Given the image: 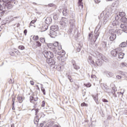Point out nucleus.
I'll use <instances>...</instances> for the list:
<instances>
[{"instance_id": "45", "label": "nucleus", "mask_w": 127, "mask_h": 127, "mask_svg": "<svg viewBox=\"0 0 127 127\" xmlns=\"http://www.w3.org/2000/svg\"><path fill=\"white\" fill-rule=\"evenodd\" d=\"M41 88L42 91L43 92L44 95H46L45 89H44V87H43V86H41Z\"/></svg>"}, {"instance_id": "32", "label": "nucleus", "mask_w": 127, "mask_h": 127, "mask_svg": "<svg viewBox=\"0 0 127 127\" xmlns=\"http://www.w3.org/2000/svg\"><path fill=\"white\" fill-rule=\"evenodd\" d=\"M121 21H122V22H124V23L127 22V18L126 17H123L122 18H121Z\"/></svg>"}, {"instance_id": "29", "label": "nucleus", "mask_w": 127, "mask_h": 127, "mask_svg": "<svg viewBox=\"0 0 127 127\" xmlns=\"http://www.w3.org/2000/svg\"><path fill=\"white\" fill-rule=\"evenodd\" d=\"M107 76L108 77V78H111L114 76V73L113 72H107L106 73Z\"/></svg>"}, {"instance_id": "27", "label": "nucleus", "mask_w": 127, "mask_h": 127, "mask_svg": "<svg viewBox=\"0 0 127 127\" xmlns=\"http://www.w3.org/2000/svg\"><path fill=\"white\" fill-rule=\"evenodd\" d=\"M116 51H117L118 53H122V51H124V48L119 47V48H117L115 49Z\"/></svg>"}, {"instance_id": "36", "label": "nucleus", "mask_w": 127, "mask_h": 127, "mask_svg": "<svg viewBox=\"0 0 127 127\" xmlns=\"http://www.w3.org/2000/svg\"><path fill=\"white\" fill-rule=\"evenodd\" d=\"M91 77V78L93 79V80L97 81V76H96V75L92 74Z\"/></svg>"}, {"instance_id": "14", "label": "nucleus", "mask_w": 127, "mask_h": 127, "mask_svg": "<svg viewBox=\"0 0 127 127\" xmlns=\"http://www.w3.org/2000/svg\"><path fill=\"white\" fill-rule=\"evenodd\" d=\"M101 46L102 47H98V49H99V50H102V49H106V48H107V42H105V41H103L101 43Z\"/></svg>"}, {"instance_id": "64", "label": "nucleus", "mask_w": 127, "mask_h": 127, "mask_svg": "<svg viewBox=\"0 0 127 127\" xmlns=\"http://www.w3.org/2000/svg\"><path fill=\"white\" fill-rule=\"evenodd\" d=\"M43 124H40V126H39V127H43Z\"/></svg>"}, {"instance_id": "57", "label": "nucleus", "mask_w": 127, "mask_h": 127, "mask_svg": "<svg viewBox=\"0 0 127 127\" xmlns=\"http://www.w3.org/2000/svg\"><path fill=\"white\" fill-rule=\"evenodd\" d=\"M116 78H117V79H122V76H120V75H117V76H116Z\"/></svg>"}, {"instance_id": "53", "label": "nucleus", "mask_w": 127, "mask_h": 127, "mask_svg": "<svg viewBox=\"0 0 127 127\" xmlns=\"http://www.w3.org/2000/svg\"><path fill=\"white\" fill-rule=\"evenodd\" d=\"M45 101H43L42 102V107H45Z\"/></svg>"}, {"instance_id": "61", "label": "nucleus", "mask_w": 127, "mask_h": 127, "mask_svg": "<svg viewBox=\"0 0 127 127\" xmlns=\"http://www.w3.org/2000/svg\"><path fill=\"white\" fill-rule=\"evenodd\" d=\"M86 103H83L81 104V107H85L86 106Z\"/></svg>"}, {"instance_id": "49", "label": "nucleus", "mask_w": 127, "mask_h": 127, "mask_svg": "<svg viewBox=\"0 0 127 127\" xmlns=\"http://www.w3.org/2000/svg\"><path fill=\"white\" fill-rule=\"evenodd\" d=\"M36 22V21L35 20H32V21L30 23V26H33V25H32V23L33 24H34V23H35Z\"/></svg>"}, {"instance_id": "39", "label": "nucleus", "mask_w": 127, "mask_h": 127, "mask_svg": "<svg viewBox=\"0 0 127 127\" xmlns=\"http://www.w3.org/2000/svg\"><path fill=\"white\" fill-rule=\"evenodd\" d=\"M58 45H59V43H58V42H56L53 44V46L54 47H58Z\"/></svg>"}, {"instance_id": "12", "label": "nucleus", "mask_w": 127, "mask_h": 127, "mask_svg": "<svg viewBox=\"0 0 127 127\" xmlns=\"http://www.w3.org/2000/svg\"><path fill=\"white\" fill-rule=\"evenodd\" d=\"M104 63V60L103 59H98L96 61V64L97 66H102Z\"/></svg>"}, {"instance_id": "54", "label": "nucleus", "mask_w": 127, "mask_h": 127, "mask_svg": "<svg viewBox=\"0 0 127 127\" xmlns=\"http://www.w3.org/2000/svg\"><path fill=\"white\" fill-rule=\"evenodd\" d=\"M2 7L1 8V6H0V13H1V14H2L3 13V11H2Z\"/></svg>"}, {"instance_id": "46", "label": "nucleus", "mask_w": 127, "mask_h": 127, "mask_svg": "<svg viewBox=\"0 0 127 127\" xmlns=\"http://www.w3.org/2000/svg\"><path fill=\"white\" fill-rule=\"evenodd\" d=\"M84 85L86 87H87L88 88H90V87H91V86H92V84H91V83H87V84H84Z\"/></svg>"}, {"instance_id": "33", "label": "nucleus", "mask_w": 127, "mask_h": 127, "mask_svg": "<svg viewBox=\"0 0 127 127\" xmlns=\"http://www.w3.org/2000/svg\"><path fill=\"white\" fill-rule=\"evenodd\" d=\"M58 46V47H57V48H55L56 50H55L54 51L55 52V53H56V52H57V51L56 50V49H59V50H61V49H62V47L61 46V45H59Z\"/></svg>"}, {"instance_id": "51", "label": "nucleus", "mask_w": 127, "mask_h": 127, "mask_svg": "<svg viewBox=\"0 0 127 127\" xmlns=\"http://www.w3.org/2000/svg\"><path fill=\"white\" fill-rule=\"evenodd\" d=\"M76 51H77V52H80V51H81V47L78 46L77 48Z\"/></svg>"}, {"instance_id": "47", "label": "nucleus", "mask_w": 127, "mask_h": 127, "mask_svg": "<svg viewBox=\"0 0 127 127\" xmlns=\"http://www.w3.org/2000/svg\"><path fill=\"white\" fill-rule=\"evenodd\" d=\"M18 48H19V49H20V50H24V46H19L18 47Z\"/></svg>"}, {"instance_id": "15", "label": "nucleus", "mask_w": 127, "mask_h": 127, "mask_svg": "<svg viewBox=\"0 0 127 127\" xmlns=\"http://www.w3.org/2000/svg\"><path fill=\"white\" fill-rule=\"evenodd\" d=\"M45 23L46 24H51V22H52V19L50 17H47L45 21Z\"/></svg>"}, {"instance_id": "42", "label": "nucleus", "mask_w": 127, "mask_h": 127, "mask_svg": "<svg viewBox=\"0 0 127 127\" xmlns=\"http://www.w3.org/2000/svg\"><path fill=\"white\" fill-rule=\"evenodd\" d=\"M13 7V6L12 5V4H11V3H8L7 7L8 9H10V8H11Z\"/></svg>"}, {"instance_id": "23", "label": "nucleus", "mask_w": 127, "mask_h": 127, "mask_svg": "<svg viewBox=\"0 0 127 127\" xmlns=\"http://www.w3.org/2000/svg\"><path fill=\"white\" fill-rule=\"evenodd\" d=\"M47 46L48 47V48H50V49L53 50V51H54L55 50H56V48H53V44H51V43L47 44Z\"/></svg>"}, {"instance_id": "9", "label": "nucleus", "mask_w": 127, "mask_h": 127, "mask_svg": "<svg viewBox=\"0 0 127 127\" xmlns=\"http://www.w3.org/2000/svg\"><path fill=\"white\" fill-rule=\"evenodd\" d=\"M47 63L50 65V66H52V65H55V61L53 60L52 58L47 59Z\"/></svg>"}, {"instance_id": "10", "label": "nucleus", "mask_w": 127, "mask_h": 127, "mask_svg": "<svg viewBox=\"0 0 127 127\" xmlns=\"http://www.w3.org/2000/svg\"><path fill=\"white\" fill-rule=\"evenodd\" d=\"M41 43L39 41H36L35 43L33 44L32 47L33 49H36L37 47H41Z\"/></svg>"}, {"instance_id": "63", "label": "nucleus", "mask_w": 127, "mask_h": 127, "mask_svg": "<svg viewBox=\"0 0 127 127\" xmlns=\"http://www.w3.org/2000/svg\"><path fill=\"white\" fill-rule=\"evenodd\" d=\"M30 83L31 85H32V86H33V85H34V82H33L32 81H30Z\"/></svg>"}, {"instance_id": "2", "label": "nucleus", "mask_w": 127, "mask_h": 127, "mask_svg": "<svg viewBox=\"0 0 127 127\" xmlns=\"http://www.w3.org/2000/svg\"><path fill=\"white\" fill-rule=\"evenodd\" d=\"M70 24L69 29L67 31V33L69 36H74L76 34V25L75 24L74 20H70Z\"/></svg>"}, {"instance_id": "60", "label": "nucleus", "mask_w": 127, "mask_h": 127, "mask_svg": "<svg viewBox=\"0 0 127 127\" xmlns=\"http://www.w3.org/2000/svg\"><path fill=\"white\" fill-rule=\"evenodd\" d=\"M38 109H36L35 111V112H36V114H35V115L36 116H37V113H38Z\"/></svg>"}, {"instance_id": "26", "label": "nucleus", "mask_w": 127, "mask_h": 127, "mask_svg": "<svg viewBox=\"0 0 127 127\" xmlns=\"http://www.w3.org/2000/svg\"><path fill=\"white\" fill-rule=\"evenodd\" d=\"M39 121V118L38 117V116H36L34 120V123L35 125H38V122Z\"/></svg>"}, {"instance_id": "31", "label": "nucleus", "mask_w": 127, "mask_h": 127, "mask_svg": "<svg viewBox=\"0 0 127 127\" xmlns=\"http://www.w3.org/2000/svg\"><path fill=\"white\" fill-rule=\"evenodd\" d=\"M119 15L120 17H125V16H126V13L124 12H119Z\"/></svg>"}, {"instance_id": "58", "label": "nucleus", "mask_w": 127, "mask_h": 127, "mask_svg": "<svg viewBox=\"0 0 127 127\" xmlns=\"http://www.w3.org/2000/svg\"><path fill=\"white\" fill-rule=\"evenodd\" d=\"M17 17H15L14 18H12V19L9 20V22H11V21H13V20H14V18H17Z\"/></svg>"}, {"instance_id": "24", "label": "nucleus", "mask_w": 127, "mask_h": 127, "mask_svg": "<svg viewBox=\"0 0 127 127\" xmlns=\"http://www.w3.org/2000/svg\"><path fill=\"white\" fill-rule=\"evenodd\" d=\"M83 0H78V6L80 9H83Z\"/></svg>"}, {"instance_id": "19", "label": "nucleus", "mask_w": 127, "mask_h": 127, "mask_svg": "<svg viewBox=\"0 0 127 127\" xmlns=\"http://www.w3.org/2000/svg\"><path fill=\"white\" fill-rule=\"evenodd\" d=\"M88 62L89 64H93V65H95V62H94L92 57L91 56L88 57Z\"/></svg>"}, {"instance_id": "16", "label": "nucleus", "mask_w": 127, "mask_h": 127, "mask_svg": "<svg viewBox=\"0 0 127 127\" xmlns=\"http://www.w3.org/2000/svg\"><path fill=\"white\" fill-rule=\"evenodd\" d=\"M51 31L58 32V26L53 25L51 27Z\"/></svg>"}, {"instance_id": "40", "label": "nucleus", "mask_w": 127, "mask_h": 127, "mask_svg": "<svg viewBox=\"0 0 127 127\" xmlns=\"http://www.w3.org/2000/svg\"><path fill=\"white\" fill-rule=\"evenodd\" d=\"M11 0V2L12 3H13L14 4H17L18 3V1L17 0Z\"/></svg>"}, {"instance_id": "35", "label": "nucleus", "mask_w": 127, "mask_h": 127, "mask_svg": "<svg viewBox=\"0 0 127 127\" xmlns=\"http://www.w3.org/2000/svg\"><path fill=\"white\" fill-rule=\"evenodd\" d=\"M120 66L122 67H127V64L126 63H122L120 64Z\"/></svg>"}, {"instance_id": "52", "label": "nucleus", "mask_w": 127, "mask_h": 127, "mask_svg": "<svg viewBox=\"0 0 127 127\" xmlns=\"http://www.w3.org/2000/svg\"><path fill=\"white\" fill-rule=\"evenodd\" d=\"M124 92L123 91V92H117V93H118L120 96L121 95L122 97H123V96H124Z\"/></svg>"}, {"instance_id": "18", "label": "nucleus", "mask_w": 127, "mask_h": 127, "mask_svg": "<svg viewBox=\"0 0 127 127\" xmlns=\"http://www.w3.org/2000/svg\"><path fill=\"white\" fill-rule=\"evenodd\" d=\"M68 13H69V10H68V9H67V8H64L63 11V15L64 16H67Z\"/></svg>"}, {"instance_id": "7", "label": "nucleus", "mask_w": 127, "mask_h": 127, "mask_svg": "<svg viewBox=\"0 0 127 127\" xmlns=\"http://www.w3.org/2000/svg\"><path fill=\"white\" fill-rule=\"evenodd\" d=\"M119 19H120V16L119 15L116 14L115 16V20L113 21L111 23V25L112 26H120V22H119Z\"/></svg>"}, {"instance_id": "59", "label": "nucleus", "mask_w": 127, "mask_h": 127, "mask_svg": "<svg viewBox=\"0 0 127 127\" xmlns=\"http://www.w3.org/2000/svg\"><path fill=\"white\" fill-rule=\"evenodd\" d=\"M27 33V30L25 29L24 31V34H25V35H26Z\"/></svg>"}, {"instance_id": "4", "label": "nucleus", "mask_w": 127, "mask_h": 127, "mask_svg": "<svg viewBox=\"0 0 127 127\" xmlns=\"http://www.w3.org/2000/svg\"><path fill=\"white\" fill-rule=\"evenodd\" d=\"M116 32L121 33V32H122V30H119L117 31L115 29H111L109 30V33L111 34L109 38L110 41H114V40H116V38H117V34H116Z\"/></svg>"}, {"instance_id": "50", "label": "nucleus", "mask_w": 127, "mask_h": 127, "mask_svg": "<svg viewBox=\"0 0 127 127\" xmlns=\"http://www.w3.org/2000/svg\"><path fill=\"white\" fill-rule=\"evenodd\" d=\"M15 53H16V52H15V51L12 52H11V53H10V55H11V56H14V55H15Z\"/></svg>"}, {"instance_id": "20", "label": "nucleus", "mask_w": 127, "mask_h": 127, "mask_svg": "<svg viewBox=\"0 0 127 127\" xmlns=\"http://www.w3.org/2000/svg\"><path fill=\"white\" fill-rule=\"evenodd\" d=\"M38 98L37 97L34 98L33 96H30V102L34 104V102H37Z\"/></svg>"}, {"instance_id": "22", "label": "nucleus", "mask_w": 127, "mask_h": 127, "mask_svg": "<svg viewBox=\"0 0 127 127\" xmlns=\"http://www.w3.org/2000/svg\"><path fill=\"white\" fill-rule=\"evenodd\" d=\"M92 97L94 99L95 102L98 105L99 104V100H98V94L92 95Z\"/></svg>"}, {"instance_id": "30", "label": "nucleus", "mask_w": 127, "mask_h": 127, "mask_svg": "<svg viewBox=\"0 0 127 127\" xmlns=\"http://www.w3.org/2000/svg\"><path fill=\"white\" fill-rule=\"evenodd\" d=\"M127 43L126 42H122L119 45V47H121L122 48H124V47H126Z\"/></svg>"}, {"instance_id": "44", "label": "nucleus", "mask_w": 127, "mask_h": 127, "mask_svg": "<svg viewBox=\"0 0 127 127\" xmlns=\"http://www.w3.org/2000/svg\"><path fill=\"white\" fill-rule=\"evenodd\" d=\"M67 78L69 80L70 82H73V80L72 78V77H71V76L67 75Z\"/></svg>"}, {"instance_id": "8", "label": "nucleus", "mask_w": 127, "mask_h": 127, "mask_svg": "<svg viewBox=\"0 0 127 127\" xmlns=\"http://www.w3.org/2000/svg\"><path fill=\"white\" fill-rule=\"evenodd\" d=\"M58 54L60 55L57 57L59 60H60V59L62 60L63 59H64V58H65V51H62L61 52H58Z\"/></svg>"}, {"instance_id": "43", "label": "nucleus", "mask_w": 127, "mask_h": 127, "mask_svg": "<svg viewBox=\"0 0 127 127\" xmlns=\"http://www.w3.org/2000/svg\"><path fill=\"white\" fill-rule=\"evenodd\" d=\"M48 6H49V7H54V8L56 7L55 4L53 3L49 4Z\"/></svg>"}, {"instance_id": "34", "label": "nucleus", "mask_w": 127, "mask_h": 127, "mask_svg": "<svg viewBox=\"0 0 127 127\" xmlns=\"http://www.w3.org/2000/svg\"><path fill=\"white\" fill-rule=\"evenodd\" d=\"M120 74H121V75H122L123 76L124 78H127V72H121Z\"/></svg>"}, {"instance_id": "13", "label": "nucleus", "mask_w": 127, "mask_h": 127, "mask_svg": "<svg viewBox=\"0 0 127 127\" xmlns=\"http://www.w3.org/2000/svg\"><path fill=\"white\" fill-rule=\"evenodd\" d=\"M101 88L103 89V90H104V92H107L108 90H109V87H108V85L105 83H101Z\"/></svg>"}, {"instance_id": "56", "label": "nucleus", "mask_w": 127, "mask_h": 127, "mask_svg": "<svg viewBox=\"0 0 127 127\" xmlns=\"http://www.w3.org/2000/svg\"><path fill=\"white\" fill-rule=\"evenodd\" d=\"M102 101L104 103H108V102H109L107 99H102Z\"/></svg>"}, {"instance_id": "62", "label": "nucleus", "mask_w": 127, "mask_h": 127, "mask_svg": "<svg viewBox=\"0 0 127 127\" xmlns=\"http://www.w3.org/2000/svg\"><path fill=\"white\" fill-rule=\"evenodd\" d=\"M94 1L96 2V3H99V2L101 1L99 0H94Z\"/></svg>"}, {"instance_id": "21", "label": "nucleus", "mask_w": 127, "mask_h": 127, "mask_svg": "<svg viewBox=\"0 0 127 127\" xmlns=\"http://www.w3.org/2000/svg\"><path fill=\"white\" fill-rule=\"evenodd\" d=\"M72 65H73V67L74 69H75V70H79V69H80V66H79V65H77L76 64V63H75L74 61L72 62Z\"/></svg>"}, {"instance_id": "3", "label": "nucleus", "mask_w": 127, "mask_h": 127, "mask_svg": "<svg viewBox=\"0 0 127 127\" xmlns=\"http://www.w3.org/2000/svg\"><path fill=\"white\" fill-rule=\"evenodd\" d=\"M110 15H111V12L108 10L103 11V12L101 13L100 16L101 18H103V17H104L103 18L104 24H106V23H107V22H108V20H109V17H110Z\"/></svg>"}, {"instance_id": "17", "label": "nucleus", "mask_w": 127, "mask_h": 127, "mask_svg": "<svg viewBox=\"0 0 127 127\" xmlns=\"http://www.w3.org/2000/svg\"><path fill=\"white\" fill-rule=\"evenodd\" d=\"M111 54L112 56H114V57H118L119 53H118L117 50L115 49L111 52Z\"/></svg>"}, {"instance_id": "37", "label": "nucleus", "mask_w": 127, "mask_h": 127, "mask_svg": "<svg viewBox=\"0 0 127 127\" xmlns=\"http://www.w3.org/2000/svg\"><path fill=\"white\" fill-rule=\"evenodd\" d=\"M40 41L41 43H45V38L42 37L40 38Z\"/></svg>"}, {"instance_id": "1", "label": "nucleus", "mask_w": 127, "mask_h": 127, "mask_svg": "<svg viewBox=\"0 0 127 127\" xmlns=\"http://www.w3.org/2000/svg\"><path fill=\"white\" fill-rule=\"evenodd\" d=\"M101 28V25H98L95 31H94V36L95 40L92 39L93 38V33H91L89 34V36L88 37V40H89V41H91L92 42H96V40L98 39V37H99V35L100 34V32H99V29Z\"/></svg>"}, {"instance_id": "48", "label": "nucleus", "mask_w": 127, "mask_h": 127, "mask_svg": "<svg viewBox=\"0 0 127 127\" xmlns=\"http://www.w3.org/2000/svg\"><path fill=\"white\" fill-rule=\"evenodd\" d=\"M125 27H126V24H125V23L123 24H121L120 27L121 28H123V29L125 28Z\"/></svg>"}, {"instance_id": "11", "label": "nucleus", "mask_w": 127, "mask_h": 127, "mask_svg": "<svg viewBox=\"0 0 127 127\" xmlns=\"http://www.w3.org/2000/svg\"><path fill=\"white\" fill-rule=\"evenodd\" d=\"M57 35H58V32L50 31V36L52 37V38H55Z\"/></svg>"}, {"instance_id": "25", "label": "nucleus", "mask_w": 127, "mask_h": 127, "mask_svg": "<svg viewBox=\"0 0 127 127\" xmlns=\"http://www.w3.org/2000/svg\"><path fill=\"white\" fill-rule=\"evenodd\" d=\"M118 58L119 59L122 60L124 59V56H125V54L124 53H118Z\"/></svg>"}, {"instance_id": "55", "label": "nucleus", "mask_w": 127, "mask_h": 127, "mask_svg": "<svg viewBox=\"0 0 127 127\" xmlns=\"http://www.w3.org/2000/svg\"><path fill=\"white\" fill-rule=\"evenodd\" d=\"M43 27L44 29H45L44 30V31H45V30H47V29H48V26H47L46 27H45V26Z\"/></svg>"}, {"instance_id": "6", "label": "nucleus", "mask_w": 127, "mask_h": 127, "mask_svg": "<svg viewBox=\"0 0 127 127\" xmlns=\"http://www.w3.org/2000/svg\"><path fill=\"white\" fill-rule=\"evenodd\" d=\"M60 24L61 25V27H63V28L67 27V25L68 24V19L65 17H62V20L60 22Z\"/></svg>"}, {"instance_id": "5", "label": "nucleus", "mask_w": 127, "mask_h": 127, "mask_svg": "<svg viewBox=\"0 0 127 127\" xmlns=\"http://www.w3.org/2000/svg\"><path fill=\"white\" fill-rule=\"evenodd\" d=\"M43 55H44V57H45V58H47V59L53 58V57H54L53 53L46 50H45L43 52Z\"/></svg>"}, {"instance_id": "41", "label": "nucleus", "mask_w": 127, "mask_h": 127, "mask_svg": "<svg viewBox=\"0 0 127 127\" xmlns=\"http://www.w3.org/2000/svg\"><path fill=\"white\" fill-rule=\"evenodd\" d=\"M39 37H38V36H34L33 37V40H34L35 41H37V40H38Z\"/></svg>"}, {"instance_id": "38", "label": "nucleus", "mask_w": 127, "mask_h": 127, "mask_svg": "<svg viewBox=\"0 0 127 127\" xmlns=\"http://www.w3.org/2000/svg\"><path fill=\"white\" fill-rule=\"evenodd\" d=\"M123 31L125 33H127V24H126L125 27L123 29Z\"/></svg>"}, {"instance_id": "28", "label": "nucleus", "mask_w": 127, "mask_h": 127, "mask_svg": "<svg viewBox=\"0 0 127 127\" xmlns=\"http://www.w3.org/2000/svg\"><path fill=\"white\" fill-rule=\"evenodd\" d=\"M116 92H117V88L115 87H113L112 92V94H113L114 97H115V98H117V94L116 93Z\"/></svg>"}]
</instances>
